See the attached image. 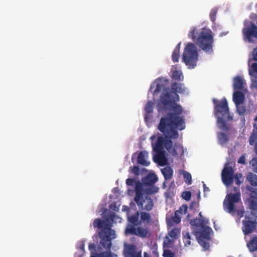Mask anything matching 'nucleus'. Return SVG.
Masks as SVG:
<instances>
[{"label": "nucleus", "mask_w": 257, "mask_h": 257, "mask_svg": "<svg viewBox=\"0 0 257 257\" xmlns=\"http://www.w3.org/2000/svg\"><path fill=\"white\" fill-rule=\"evenodd\" d=\"M168 81V79L164 78H157L151 85L150 89L154 94L158 93L163 89L157 104L158 111H172L161 118L158 126V130L166 137L165 139L162 136L159 137L156 144L153 146V150L156 153L158 160L163 158L164 147L173 156H177L178 153L176 149L173 147V142L171 139H178L179 134L177 130L182 131L185 127L183 117L179 116L183 111L182 106L176 103V102L180 99L178 93H185L186 88L183 84L177 82L171 84V89L165 87Z\"/></svg>", "instance_id": "1"}, {"label": "nucleus", "mask_w": 257, "mask_h": 257, "mask_svg": "<svg viewBox=\"0 0 257 257\" xmlns=\"http://www.w3.org/2000/svg\"><path fill=\"white\" fill-rule=\"evenodd\" d=\"M118 217L115 213L110 214L105 220L99 218L95 219L93 222L94 228L101 229L99 232L98 235L100 238V243L105 249H110L112 242L111 240L116 237L115 231L111 228L112 224Z\"/></svg>", "instance_id": "2"}, {"label": "nucleus", "mask_w": 257, "mask_h": 257, "mask_svg": "<svg viewBox=\"0 0 257 257\" xmlns=\"http://www.w3.org/2000/svg\"><path fill=\"white\" fill-rule=\"evenodd\" d=\"M214 105V114L217 118L218 127L224 131H228L231 127L228 121L232 120L233 116L230 114L226 99L224 97L221 100L215 98L212 100Z\"/></svg>", "instance_id": "3"}, {"label": "nucleus", "mask_w": 257, "mask_h": 257, "mask_svg": "<svg viewBox=\"0 0 257 257\" xmlns=\"http://www.w3.org/2000/svg\"><path fill=\"white\" fill-rule=\"evenodd\" d=\"M188 36L204 52L209 54L212 53L214 39L210 29L203 28L198 31L196 28H194Z\"/></svg>", "instance_id": "4"}, {"label": "nucleus", "mask_w": 257, "mask_h": 257, "mask_svg": "<svg viewBox=\"0 0 257 257\" xmlns=\"http://www.w3.org/2000/svg\"><path fill=\"white\" fill-rule=\"evenodd\" d=\"M207 221L203 218H194L190 220V224L196 229H199V231H195L194 235L196 236L199 244L203 247L205 250L208 249L209 247V243L204 239L209 240L210 239V232L211 228L206 225Z\"/></svg>", "instance_id": "5"}, {"label": "nucleus", "mask_w": 257, "mask_h": 257, "mask_svg": "<svg viewBox=\"0 0 257 257\" xmlns=\"http://www.w3.org/2000/svg\"><path fill=\"white\" fill-rule=\"evenodd\" d=\"M139 215L140 212L137 211L135 214L128 217V220L131 224H127L125 228L126 235H135L142 238H146L150 235L149 229L147 227H136L141 224V222L139 221Z\"/></svg>", "instance_id": "6"}, {"label": "nucleus", "mask_w": 257, "mask_h": 257, "mask_svg": "<svg viewBox=\"0 0 257 257\" xmlns=\"http://www.w3.org/2000/svg\"><path fill=\"white\" fill-rule=\"evenodd\" d=\"M226 163L221 172L222 180L224 184L228 187L233 183L235 180V184L239 186L243 181L241 173H236L234 175V170L232 167L229 166Z\"/></svg>", "instance_id": "7"}, {"label": "nucleus", "mask_w": 257, "mask_h": 257, "mask_svg": "<svg viewBox=\"0 0 257 257\" xmlns=\"http://www.w3.org/2000/svg\"><path fill=\"white\" fill-rule=\"evenodd\" d=\"M198 56L197 49L195 45L193 43H188L184 50L183 61L189 68H194L196 65Z\"/></svg>", "instance_id": "8"}, {"label": "nucleus", "mask_w": 257, "mask_h": 257, "mask_svg": "<svg viewBox=\"0 0 257 257\" xmlns=\"http://www.w3.org/2000/svg\"><path fill=\"white\" fill-rule=\"evenodd\" d=\"M234 193L227 194L223 201L224 209L229 213H232L235 211L234 204L241 200V194L239 187L233 188Z\"/></svg>", "instance_id": "9"}, {"label": "nucleus", "mask_w": 257, "mask_h": 257, "mask_svg": "<svg viewBox=\"0 0 257 257\" xmlns=\"http://www.w3.org/2000/svg\"><path fill=\"white\" fill-rule=\"evenodd\" d=\"M242 33L244 39L249 43H253V38L257 39V26L252 22H245Z\"/></svg>", "instance_id": "10"}, {"label": "nucleus", "mask_w": 257, "mask_h": 257, "mask_svg": "<svg viewBox=\"0 0 257 257\" xmlns=\"http://www.w3.org/2000/svg\"><path fill=\"white\" fill-rule=\"evenodd\" d=\"M143 186L144 185L143 182L141 183L140 181H137L136 183L135 188L136 195L134 199L138 207L141 208H143V193L144 190Z\"/></svg>", "instance_id": "11"}, {"label": "nucleus", "mask_w": 257, "mask_h": 257, "mask_svg": "<svg viewBox=\"0 0 257 257\" xmlns=\"http://www.w3.org/2000/svg\"><path fill=\"white\" fill-rule=\"evenodd\" d=\"M242 230L245 235L252 232L256 228V222L255 220H251L250 217L246 215L245 220L242 221Z\"/></svg>", "instance_id": "12"}, {"label": "nucleus", "mask_w": 257, "mask_h": 257, "mask_svg": "<svg viewBox=\"0 0 257 257\" xmlns=\"http://www.w3.org/2000/svg\"><path fill=\"white\" fill-rule=\"evenodd\" d=\"M136 249L134 244L126 245L123 251L124 257H142V251H137Z\"/></svg>", "instance_id": "13"}, {"label": "nucleus", "mask_w": 257, "mask_h": 257, "mask_svg": "<svg viewBox=\"0 0 257 257\" xmlns=\"http://www.w3.org/2000/svg\"><path fill=\"white\" fill-rule=\"evenodd\" d=\"M253 126L254 128L248 138V143L249 145L254 147L253 151L257 156V124L254 123Z\"/></svg>", "instance_id": "14"}, {"label": "nucleus", "mask_w": 257, "mask_h": 257, "mask_svg": "<svg viewBox=\"0 0 257 257\" xmlns=\"http://www.w3.org/2000/svg\"><path fill=\"white\" fill-rule=\"evenodd\" d=\"M158 178L154 173L148 174L145 177L143 178L142 181L144 186H152L157 181Z\"/></svg>", "instance_id": "15"}, {"label": "nucleus", "mask_w": 257, "mask_h": 257, "mask_svg": "<svg viewBox=\"0 0 257 257\" xmlns=\"http://www.w3.org/2000/svg\"><path fill=\"white\" fill-rule=\"evenodd\" d=\"M233 81V87L234 91L243 90L246 84L244 80L240 76L234 77Z\"/></svg>", "instance_id": "16"}, {"label": "nucleus", "mask_w": 257, "mask_h": 257, "mask_svg": "<svg viewBox=\"0 0 257 257\" xmlns=\"http://www.w3.org/2000/svg\"><path fill=\"white\" fill-rule=\"evenodd\" d=\"M148 157V153L146 151H141L138 155L137 163L142 166H148L150 165L147 159Z\"/></svg>", "instance_id": "17"}, {"label": "nucleus", "mask_w": 257, "mask_h": 257, "mask_svg": "<svg viewBox=\"0 0 257 257\" xmlns=\"http://www.w3.org/2000/svg\"><path fill=\"white\" fill-rule=\"evenodd\" d=\"M245 99L244 94L239 90L234 91L233 94V101L235 105L241 104L243 103Z\"/></svg>", "instance_id": "18"}, {"label": "nucleus", "mask_w": 257, "mask_h": 257, "mask_svg": "<svg viewBox=\"0 0 257 257\" xmlns=\"http://www.w3.org/2000/svg\"><path fill=\"white\" fill-rule=\"evenodd\" d=\"M141 223L143 222L146 225L149 224L152 222V218L150 214L148 212L141 211L140 212Z\"/></svg>", "instance_id": "19"}, {"label": "nucleus", "mask_w": 257, "mask_h": 257, "mask_svg": "<svg viewBox=\"0 0 257 257\" xmlns=\"http://www.w3.org/2000/svg\"><path fill=\"white\" fill-rule=\"evenodd\" d=\"M248 66L249 75L257 79V63H249Z\"/></svg>", "instance_id": "20"}, {"label": "nucleus", "mask_w": 257, "mask_h": 257, "mask_svg": "<svg viewBox=\"0 0 257 257\" xmlns=\"http://www.w3.org/2000/svg\"><path fill=\"white\" fill-rule=\"evenodd\" d=\"M181 43H179L175 48L172 55V59L174 62H178L180 58V50Z\"/></svg>", "instance_id": "21"}, {"label": "nucleus", "mask_w": 257, "mask_h": 257, "mask_svg": "<svg viewBox=\"0 0 257 257\" xmlns=\"http://www.w3.org/2000/svg\"><path fill=\"white\" fill-rule=\"evenodd\" d=\"M162 173L166 180H170L173 176V170L170 167H166L162 170Z\"/></svg>", "instance_id": "22"}, {"label": "nucleus", "mask_w": 257, "mask_h": 257, "mask_svg": "<svg viewBox=\"0 0 257 257\" xmlns=\"http://www.w3.org/2000/svg\"><path fill=\"white\" fill-rule=\"evenodd\" d=\"M145 199L147 200V204L145 205L144 207L143 208L139 207L140 209H143L147 211H150L152 210L154 207V203L153 200L149 196H145ZM144 200H143V202Z\"/></svg>", "instance_id": "23"}, {"label": "nucleus", "mask_w": 257, "mask_h": 257, "mask_svg": "<svg viewBox=\"0 0 257 257\" xmlns=\"http://www.w3.org/2000/svg\"><path fill=\"white\" fill-rule=\"evenodd\" d=\"M246 179L252 186H257V175L256 174L251 172L249 173L246 177Z\"/></svg>", "instance_id": "24"}, {"label": "nucleus", "mask_w": 257, "mask_h": 257, "mask_svg": "<svg viewBox=\"0 0 257 257\" xmlns=\"http://www.w3.org/2000/svg\"><path fill=\"white\" fill-rule=\"evenodd\" d=\"M148 187L144 189V193L145 196H149L150 195L155 194L159 191V188L154 186H148Z\"/></svg>", "instance_id": "25"}, {"label": "nucleus", "mask_w": 257, "mask_h": 257, "mask_svg": "<svg viewBox=\"0 0 257 257\" xmlns=\"http://www.w3.org/2000/svg\"><path fill=\"white\" fill-rule=\"evenodd\" d=\"M218 143L221 146L224 145L229 140L228 136L224 133H219L217 135Z\"/></svg>", "instance_id": "26"}, {"label": "nucleus", "mask_w": 257, "mask_h": 257, "mask_svg": "<svg viewBox=\"0 0 257 257\" xmlns=\"http://www.w3.org/2000/svg\"><path fill=\"white\" fill-rule=\"evenodd\" d=\"M247 245L250 251L257 250V236L253 237L247 243Z\"/></svg>", "instance_id": "27"}, {"label": "nucleus", "mask_w": 257, "mask_h": 257, "mask_svg": "<svg viewBox=\"0 0 257 257\" xmlns=\"http://www.w3.org/2000/svg\"><path fill=\"white\" fill-rule=\"evenodd\" d=\"M183 240L185 246H189L191 245V240H193L188 231H183Z\"/></svg>", "instance_id": "28"}, {"label": "nucleus", "mask_w": 257, "mask_h": 257, "mask_svg": "<svg viewBox=\"0 0 257 257\" xmlns=\"http://www.w3.org/2000/svg\"><path fill=\"white\" fill-rule=\"evenodd\" d=\"M91 257H117L116 255L112 253L110 251H104L101 253H96Z\"/></svg>", "instance_id": "29"}, {"label": "nucleus", "mask_w": 257, "mask_h": 257, "mask_svg": "<svg viewBox=\"0 0 257 257\" xmlns=\"http://www.w3.org/2000/svg\"><path fill=\"white\" fill-rule=\"evenodd\" d=\"M172 78L176 80L181 81L183 79V76L181 71L176 70L172 73Z\"/></svg>", "instance_id": "30"}, {"label": "nucleus", "mask_w": 257, "mask_h": 257, "mask_svg": "<svg viewBox=\"0 0 257 257\" xmlns=\"http://www.w3.org/2000/svg\"><path fill=\"white\" fill-rule=\"evenodd\" d=\"M183 177L185 182L188 185H190L192 183V176L190 173L187 171H184L183 173Z\"/></svg>", "instance_id": "31"}, {"label": "nucleus", "mask_w": 257, "mask_h": 257, "mask_svg": "<svg viewBox=\"0 0 257 257\" xmlns=\"http://www.w3.org/2000/svg\"><path fill=\"white\" fill-rule=\"evenodd\" d=\"M180 231L178 228H175L169 232V235L172 238L176 239L180 234Z\"/></svg>", "instance_id": "32"}, {"label": "nucleus", "mask_w": 257, "mask_h": 257, "mask_svg": "<svg viewBox=\"0 0 257 257\" xmlns=\"http://www.w3.org/2000/svg\"><path fill=\"white\" fill-rule=\"evenodd\" d=\"M249 206L252 210L257 211V199H249Z\"/></svg>", "instance_id": "33"}, {"label": "nucleus", "mask_w": 257, "mask_h": 257, "mask_svg": "<svg viewBox=\"0 0 257 257\" xmlns=\"http://www.w3.org/2000/svg\"><path fill=\"white\" fill-rule=\"evenodd\" d=\"M154 103L151 101H149L145 105V111L149 114L153 112Z\"/></svg>", "instance_id": "34"}, {"label": "nucleus", "mask_w": 257, "mask_h": 257, "mask_svg": "<svg viewBox=\"0 0 257 257\" xmlns=\"http://www.w3.org/2000/svg\"><path fill=\"white\" fill-rule=\"evenodd\" d=\"M247 189L250 192V197L251 199H257V189L247 186Z\"/></svg>", "instance_id": "35"}, {"label": "nucleus", "mask_w": 257, "mask_h": 257, "mask_svg": "<svg viewBox=\"0 0 257 257\" xmlns=\"http://www.w3.org/2000/svg\"><path fill=\"white\" fill-rule=\"evenodd\" d=\"M252 58H250L248 60V65H249V63L252 61L257 62V47L254 48L252 51Z\"/></svg>", "instance_id": "36"}, {"label": "nucleus", "mask_w": 257, "mask_h": 257, "mask_svg": "<svg viewBox=\"0 0 257 257\" xmlns=\"http://www.w3.org/2000/svg\"><path fill=\"white\" fill-rule=\"evenodd\" d=\"M236 107L237 113L240 115H244V114L246 112L245 106L241 104H238L237 105H236Z\"/></svg>", "instance_id": "37"}, {"label": "nucleus", "mask_w": 257, "mask_h": 257, "mask_svg": "<svg viewBox=\"0 0 257 257\" xmlns=\"http://www.w3.org/2000/svg\"><path fill=\"white\" fill-rule=\"evenodd\" d=\"M217 13V9L214 8L210 11L209 17L211 21L214 23L216 20V17Z\"/></svg>", "instance_id": "38"}, {"label": "nucleus", "mask_w": 257, "mask_h": 257, "mask_svg": "<svg viewBox=\"0 0 257 257\" xmlns=\"http://www.w3.org/2000/svg\"><path fill=\"white\" fill-rule=\"evenodd\" d=\"M249 164L251 165L252 170L257 173V158H253L249 162Z\"/></svg>", "instance_id": "39"}, {"label": "nucleus", "mask_w": 257, "mask_h": 257, "mask_svg": "<svg viewBox=\"0 0 257 257\" xmlns=\"http://www.w3.org/2000/svg\"><path fill=\"white\" fill-rule=\"evenodd\" d=\"M180 214L179 213V211H176L175 212L174 216L173 217V221L175 222L176 223H179L181 221V216Z\"/></svg>", "instance_id": "40"}, {"label": "nucleus", "mask_w": 257, "mask_h": 257, "mask_svg": "<svg viewBox=\"0 0 257 257\" xmlns=\"http://www.w3.org/2000/svg\"><path fill=\"white\" fill-rule=\"evenodd\" d=\"M182 197L186 201H189L191 198V193L190 191H184L182 194Z\"/></svg>", "instance_id": "41"}, {"label": "nucleus", "mask_w": 257, "mask_h": 257, "mask_svg": "<svg viewBox=\"0 0 257 257\" xmlns=\"http://www.w3.org/2000/svg\"><path fill=\"white\" fill-rule=\"evenodd\" d=\"M187 209L188 206L186 204H183L180 207L179 209L177 211H179V213L180 214H185L187 213Z\"/></svg>", "instance_id": "42"}, {"label": "nucleus", "mask_w": 257, "mask_h": 257, "mask_svg": "<svg viewBox=\"0 0 257 257\" xmlns=\"http://www.w3.org/2000/svg\"><path fill=\"white\" fill-rule=\"evenodd\" d=\"M136 183V180L134 178H128L126 180V184L127 186H133Z\"/></svg>", "instance_id": "43"}, {"label": "nucleus", "mask_w": 257, "mask_h": 257, "mask_svg": "<svg viewBox=\"0 0 257 257\" xmlns=\"http://www.w3.org/2000/svg\"><path fill=\"white\" fill-rule=\"evenodd\" d=\"M132 172L136 176L139 175L140 174V167L139 166H134L132 168Z\"/></svg>", "instance_id": "44"}, {"label": "nucleus", "mask_w": 257, "mask_h": 257, "mask_svg": "<svg viewBox=\"0 0 257 257\" xmlns=\"http://www.w3.org/2000/svg\"><path fill=\"white\" fill-rule=\"evenodd\" d=\"M237 163L238 164H243V165H245L246 164L245 156L244 155H241L239 157V158L237 161Z\"/></svg>", "instance_id": "45"}, {"label": "nucleus", "mask_w": 257, "mask_h": 257, "mask_svg": "<svg viewBox=\"0 0 257 257\" xmlns=\"http://www.w3.org/2000/svg\"><path fill=\"white\" fill-rule=\"evenodd\" d=\"M250 88L251 89H252V88L257 89V79H255V78L252 79L251 83L250 84Z\"/></svg>", "instance_id": "46"}, {"label": "nucleus", "mask_w": 257, "mask_h": 257, "mask_svg": "<svg viewBox=\"0 0 257 257\" xmlns=\"http://www.w3.org/2000/svg\"><path fill=\"white\" fill-rule=\"evenodd\" d=\"M96 245L95 243H90L89 244V249L90 251H92L93 250H95Z\"/></svg>", "instance_id": "47"}, {"label": "nucleus", "mask_w": 257, "mask_h": 257, "mask_svg": "<svg viewBox=\"0 0 257 257\" xmlns=\"http://www.w3.org/2000/svg\"><path fill=\"white\" fill-rule=\"evenodd\" d=\"M244 212V211L243 210V209L238 210L237 211V215L240 217H242L243 216Z\"/></svg>", "instance_id": "48"}, {"label": "nucleus", "mask_w": 257, "mask_h": 257, "mask_svg": "<svg viewBox=\"0 0 257 257\" xmlns=\"http://www.w3.org/2000/svg\"><path fill=\"white\" fill-rule=\"evenodd\" d=\"M164 257H174V254L170 251L169 252L166 253L164 255Z\"/></svg>", "instance_id": "49"}, {"label": "nucleus", "mask_w": 257, "mask_h": 257, "mask_svg": "<svg viewBox=\"0 0 257 257\" xmlns=\"http://www.w3.org/2000/svg\"><path fill=\"white\" fill-rule=\"evenodd\" d=\"M203 189H204V192L205 193L209 191V188L208 187H207L205 184H203Z\"/></svg>", "instance_id": "50"}, {"label": "nucleus", "mask_w": 257, "mask_h": 257, "mask_svg": "<svg viewBox=\"0 0 257 257\" xmlns=\"http://www.w3.org/2000/svg\"><path fill=\"white\" fill-rule=\"evenodd\" d=\"M144 257H150V255L147 252L144 253Z\"/></svg>", "instance_id": "51"}, {"label": "nucleus", "mask_w": 257, "mask_h": 257, "mask_svg": "<svg viewBox=\"0 0 257 257\" xmlns=\"http://www.w3.org/2000/svg\"><path fill=\"white\" fill-rule=\"evenodd\" d=\"M227 33H221L220 34V37H222L226 34Z\"/></svg>", "instance_id": "52"}, {"label": "nucleus", "mask_w": 257, "mask_h": 257, "mask_svg": "<svg viewBox=\"0 0 257 257\" xmlns=\"http://www.w3.org/2000/svg\"><path fill=\"white\" fill-rule=\"evenodd\" d=\"M175 146H176L177 148L179 147L180 148H182L181 146L180 145L175 144Z\"/></svg>", "instance_id": "53"}, {"label": "nucleus", "mask_w": 257, "mask_h": 257, "mask_svg": "<svg viewBox=\"0 0 257 257\" xmlns=\"http://www.w3.org/2000/svg\"><path fill=\"white\" fill-rule=\"evenodd\" d=\"M254 120L255 121H257V116H256L255 117V118H254Z\"/></svg>", "instance_id": "54"}, {"label": "nucleus", "mask_w": 257, "mask_h": 257, "mask_svg": "<svg viewBox=\"0 0 257 257\" xmlns=\"http://www.w3.org/2000/svg\"><path fill=\"white\" fill-rule=\"evenodd\" d=\"M199 216H200L201 218H202V216L201 213H199Z\"/></svg>", "instance_id": "55"}, {"label": "nucleus", "mask_w": 257, "mask_h": 257, "mask_svg": "<svg viewBox=\"0 0 257 257\" xmlns=\"http://www.w3.org/2000/svg\"><path fill=\"white\" fill-rule=\"evenodd\" d=\"M134 155H135V154H133V157H132V161H133V160H134Z\"/></svg>", "instance_id": "56"}, {"label": "nucleus", "mask_w": 257, "mask_h": 257, "mask_svg": "<svg viewBox=\"0 0 257 257\" xmlns=\"http://www.w3.org/2000/svg\"><path fill=\"white\" fill-rule=\"evenodd\" d=\"M81 248H82V249H84V246H82V247H81Z\"/></svg>", "instance_id": "57"}]
</instances>
